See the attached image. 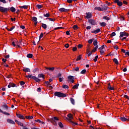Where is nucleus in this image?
<instances>
[{
	"label": "nucleus",
	"instance_id": "f257e3e1",
	"mask_svg": "<svg viewBox=\"0 0 129 129\" xmlns=\"http://www.w3.org/2000/svg\"><path fill=\"white\" fill-rule=\"evenodd\" d=\"M54 95L55 96H57V97H66V94L60 92L54 93Z\"/></svg>",
	"mask_w": 129,
	"mask_h": 129
},
{
	"label": "nucleus",
	"instance_id": "f03ea898",
	"mask_svg": "<svg viewBox=\"0 0 129 129\" xmlns=\"http://www.w3.org/2000/svg\"><path fill=\"white\" fill-rule=\"evenodd\" d=\"M10 11V8H6L3 7H0V12L2 13H7V12H9Z\"/></svg>",
	"mask_w": 129,
	"mask_h": 129
},
{
	"label": "nucleus",
	"instance_id": "7ed1b4c3",
	"mask_svg": "<svg viewBox=\"0 0 129 129\" xmlns=\"http://www.w3.org/2000/svg\"><path fill=\"white\" fill-rule=\"evenodd\" d=\"M68 82H69V81H70V82H72V83H74V76H69L68 77Z\"/></svg>",
	"mask_w": 129,
	"mask_h": 129
},
{
	"label": "nucleus",
	"instance_id": "20e7f679",
	"mask_svg": "<svg viewBox=\"0 0 129 129\" xmlns=\"http://www.w3.org/2000/svg\"><path fill=\"white\" fill-rule=\"evenodd\" d=\"M123 36H125V37H128V34L126 33V32H120V36H119V37L120 38H122V37H123Z\"/></svg>",
	"mask_w": 129,
	"mask_h": 129
},
{
	"label": "nucleus",
	"instance_id": "39448f33",
	"mask_svg": "<svg viewBox=\"0 0 129 129\" xmlns=\"http://www.w3.org/2000/svg\"><path fill=\"white\" fill-rule=\"evenodd\" d=\"M68 117H66V119L69 120V121H72L71 120L73 119V116L71 114H69L68 115Z\"/></svg>",
	"mask_w": 129,
	"mask_h": 129
},
{
	"label": "nucleus",
	"instance_id": "423d86ee",
	"mask_svg": "<svg viewBox=\"0 0 129 129\" xmlns=\"http://www.w3.org/2000/svg\"><path fill=\"white\" fill-rule=\"evenodd\" d=\"M114 3H116L117 4L119 7H121L122 6V3L121 2H119V0H115L114 1Z\"/></svg>",
	"mask_w": 129,
	"mask_h": 129
},
{
	"label": "nucleus",
	"instance_id": "0eeeda50",
	"mask_svg": "<svg viewBox=\"0 0 129 129\" xmlns=\"http://www.w3.org/2000/svg\"><path fill=\"white\" fill-rule=\"evenodd\" d=\"M89 23L90 24H91V25H93L94 26H95V25H97V23L95 21V20H93V19H90L89 20Z\"/></svg>",
	"mask_w": 129,
	"mask_h": 129
},
{
	"label": "nucleus",
	"instance_id": "6e6552de",
	"mask_svg": "<svg viewBox=\"0 0 129 129\" xmlns=\"http://www.w3.org/2000/svg\"><path fill=\"white\" fill-rule=\"evenodd\" d=\"M8 88H11V87H17V85L13 83H9V85L8 86Z\"/></svg>",
	"mask_w": 129,
	"mask_h": 129
},
{
	"label": "nucleus",
	"instance_id": "1a4fd4ad",
	"mask_svg": "<svg viewBox=\"0 0 129 129\" xmlns=\"http://www.w3.org/2000/svg\"><path fill=\"white\" fill-rule=\"evenodd\" d=\"M99 32H100V29L98 28L97 30H94L92 31L91 33H92L93 34H97L99 33Z\"/></svg>",
	"mask_w": 129,
	"mask_h": 129
},
{
	"label": "nucleus",
	"instance_id": "9d476101",
	"mask_svg": "<svg viewBox=\"0 0 129 129\" xmlns=\"http://www.w3.org/2000/svg\"><path fill=\"white\" fill-rule=\"evenodd\" d=\"M91 17H92V14L91 13H86V18L87 19H90V18H91Z\"/></svg>",
	"mask_w": 129,
	"mask_h": 129
},
{
	"label": "nucleus",
	"instance_id": "9b49d317",
	"mask_svg": "<svg viewBox=\"0 0 129 129\" xmlns=\"http://www.w3.org/2000/svg\"><path fill=\"white\" fill-rule=\"evenodd\" d=\"M32 79H33L36 81V82H40V80L39 78L36 77L35 76H32Z\"/></svg>",
	"mask_w": 129,
	"mask_h": 129
},
{
	"label": "nucleus",
	"instance_id": "f8f14e48",
	"mask_svg": "<svg viewBox=\"0 0 129 129\" xmlns=\"http://www.w3.org/2000/svg\"><path fill=\"white\" fill-rule=\"evenodd\" d=\"M108 9V7L107 6V5H103L102 6V12H103V11H106Z\"/></svg>",
	"mask_w": 129,
	"mask_h": 129
},
{
	"label": "nucleus",
	"instance_id": "ddd939ff",
	"mask_svg": "<svg viewBox=\"0 0 129 129\" xmlns=\"http://www.w3.org/2000/svg\"><path fill=\"white\" fill-rule=\"evenodd\" d=\"M38 78H42L43 80L45 79V75L43 74H39L38 75Z\"/></svg>",
	"mask_w": 129,
	"mask_h": 129
},
{
	"label": "nucleus",
	"instance_id": "4468645a",
	"mask_svg": "<svg viewBox=\"0 0 129 129\" xmlns=\"http://www.w3.org/2000/svg\"><path fill=\"white\" fill-rule=\"evenodd\" d=\"M15 122H16L17 124L20 125L21 126H24V124L22 122L19 121L17 120H15Z\"/></svg>",
	"mask_w": 129,
	"mask_h": 129
},
{
	"label": "nucleus",
	"instance_id": "2eb2a0df",
	"mask_svg": "<svg viewBox=\"0 0 129 129\" xmlns=\"http://www.w3.org/2000/svg\"><path fill=\"white\" fill-rule=\"evenodd\" d=\"M59 12H68V11H69V10H68V9H66L64 8H60V9H59Z\"/></svg>",
	"mask_w": 129,
	"mask_h": 129
},
{
	"label": "nucleus",
	"instance_id": "dca6fc26",
	"mask_svg": "<svg viewBox=\"0 0 129 129\" xmlns=\"http://www.w3.org/2000/svg\"><path fill=\"white\" fill-rule=\"evenodd\" d=\"M18 117L20 118V119H25V117L23 116V115L20 114H17Z\"/></svg>",
	"mask_w": 129,
	"mask_h": 129
},
{
	"label": "nucleus",
	"instance_id": "f3484780",
	"mask_svg": "<svg viewBox=\"0 0 129 129\" xmlns=\"http://www.w3.org/2000/svg\"><path fill=\"white\" fill-rule=\"evenodd\" d=\"M45 69L46 70H49V71H54V70H55V68L54 67H52V68L45 67Z\"/></svg>",
	"mask_w": 129,
	"mask_h": 129
},
{
	"label": "nucleus",
	"instance_id": "a211bd4d",
	"mask_svg": "<svg viewBox=\"0 0 129 129\" xmlns=\"http://www.w3.org/2000/svg\"><path fill=\"white\" fill-rule=\"evenodd\" d=\"M7 122H9V123H12V124H15V121H14L12 119H7Z\"/></svg>",
	"mask_w": 129,
	"mask_h": 129
},
{
	"label": "nucleus",
	"instance_id": "6ab92c4d",
	"mask_svg": "<svg viewBox=\"0 0 129 129\" xmlns=\"http://www.w3.org/2000/svg\"><path fill=\"white\" fill-rule=\"evenodd\" d=\"M0 112H1V113H3V114H5V115H10V113L7 112H4L2 111L1 109H0Z\"/></svg>",
	"mask_w": 129,
	"mask_h": 129
},
{
	"label": "nucleus",
	"instance_id": "aec40b11",
	"mask_svg": "<svg viewBox=\"0 0 129 129\" xmlns=\"http://www.w3.org/2000/svg\"><path fill=\"white\" fill-rule=\"evenodd\" d=\"M3 108L4 109H5L6 110H8V109L9 108V106H8V105L6 104L3 106Z\"/></svg>",
	"mask_w": 129,
	"mask_h": 129
},
{
	"label": "nucleus",
	"instance_id": "412c9836",
	"mask_svg": "<svg viewBox=\"0 0 129 129\" xmlns=\"http://www.w3.org/2000/svg\"><path fill=\"white\" fill-rule=\"evenodd\" d=\"M41 27L44 30H46V29H47V25L46 24L42 23V25H41Z\"/></svg>",
	"mask_w": 129,
	"mask_h": 129
},
{
	"label": "nucleus",
	"instance_id": "4be33fe9",
	"mask_svg": "<svg viewBox=\"0 0 129 129\" xmlns=\"http://www.w3.org/2000/svg\"><path fill=\"white\" fill-rule=\"evenodd\" d=\"M10 10L12 13H15V12H16V8L14 7L10 8Z\"/></svg>",
	"mask_w": 129,
	"mask_h": 129
},
{
	"label": "nucleus",
	"instance_id": "5701e85b",
	"mask_svg": "<svg viewBox=\"0 0 129 129\" xmlns=\"http://www.w3.org/2000/svg\"><path fill=\"white\" fill-rule=\"evenodd\" d=\"M108 89H109V90H113L114 88L113 87H111V86L110 85V84H108Z\"/></svg>",
	"mask_w": 129,
	"mask_h": 129
},
{
	"label": "nucleus",
	"instance_id": "b1692460",
	"mask_svg": "<svg viewBox=\"0 0 129 129\" xmlns=\"http://www.w3.org/2000/svg\"><path fill=\"white\" fill-rule=\"evenodd\" d=\"M23 71H24V72H31V70H30V69L29 68H25L24 69Z\"/></svg>",
	"mask_w": 129,
	"mask_h": 129
},
{
	"label": "nucleus",
	"instance_id": "393cba45",
	"mask_svg": "<svg viewBox=\"0 0 129 129\" xmlns=\"http://www.w3.org/2000/svg\"><path fill=\"white\" fill-rule=\"evenodd\" d=\"M43 36H44V34H43V33H41V34L39 36V40L37 42L38 44H39V42H40V40H41V38H43Z\"/></svg>",
	"mask_w": 129,
	"mask_h": 129
},
{
	"label": "nucleus",
	"instance_id": "a878e982",
	"mask_svg": "<svg viewBox=\"0 0 129 129\" xmlns=\"http://www.w3.org/2000/svg\"><path fill=\"white\" fill-rule=\"evenodd\" d=\"M120 119L122 120V121H126L127 120V118H126L124 117H121Z\"/></svg>",
	"mask_w": 129,
	"mask_h": 129
},
{
	"label": "nucleus",
	"instance_id": "bb28decb",
	"mask_svg": "<svg viewBox=\"0 0 129 129\" xmlns=\"http://www.w3.org/2000/svg\"><path fill=\"white\" fill-rule=\"evenodd\" d=\"M78 86H79V84H77L76 85H74L73 87V89H78Z\"/></svg>",
	"mask_w": 129,
	"mask_h": 129
},
{
	"label": "nucleus",
	"instance_id": "cd10ccee",
	"mask_svg": "<svg viewBox=\"0 0 129 129\" xmlns=\"http://www.w3.org/2000/svg\"><path fill=\"white\" fill-rule=\"evenodd\" d=\"M101 27H105L106 26V23L105 22H102L100 24Z\"/></svg>",
	"mask_w": 129,
	"mask_h": 129
},
{
	"label": "nucleus",
	"instance_id": "c85d7f7f",
	"mask_svg": "<svg viewBox=\"0 0 129 129\" xmlns=\"http://www.w3.org/2000/svg\"><path fill=\"white\" fill-rule=\"evenodd\" d=\"M95 10H96V11H101V12H102V9L100 7H95Z\"/></svg>",
	"mask_w": 129,
	"mask_h": 129
},
{
	"label": "nucleus",
	"instance_id": "c756f323",
	"mask_svg": "<svg viewBox=\"0 0 129 129\" xmlns=\"http://www.w3.org/2000/svg\"><path fill=\"white\" fill-rule=\"evenodd\" d=\"M103 19L104 20H106L107 21H109V20H110V18H109V17H108L107 16H104V17H103Z\"/></svg>",
	"mask_w": 129,
	"mask_h": 129
},
{
	"label": "nucleus",
	"instance_id": "7c9ffc66",
	"mask_svg": "<svg viewBox=\"0 0 129 129\" xmlns=\"http://www.w3.org/2000/svg\"><path fill=\"white\" fill-rule=\"evenodd\" d=\"M98 49V45H97L94 48V49L92 50V52H95L96 50Z\"/></svg>",
	"mask_w": 129,
	"mask_h": 129
},
{
	"label": "nucleus",
	"instance_id": "2f4dec72",
	"mask_svg": "<svg viewBox=\"0 0 129 129\" xmlns=\"http://www.w3.org/2000/svg\"><path fill=\"white\" fill-rule=\"evenodd\" d=\"M82 58V55H80L78 56V57H77L76 60H77V61H79V60H81V58Z\"/></svg>",
	"mask_w": 129,
	"mask_h": 129
},
{
	"label": "nucleus",
	"instance_id": "473e14b6",
	"mask_svg": "<svg viewBox=\"0 0 129 129\" xmlns=\"http://www.w3.org/2000/svg\"><path fill=\"white\" fill-rule=\"evenodd\" d=\"M71 102L72 103V104L75 105V101L74 100L73 98H71L70 99Z\"/></svg>",
	"mask_w": 129,
	"mask_h": 129
},
{
	"label": "nucleus",
	"instance_id": "72a5a7b5",
	"mask_svg": "<svg viewBox=\"0 0 129 129\" xmlns=\"http://www.w3.org/2000/svg\"><path fill=\"white\" fill-rule=\"evenodd\" d=\"M27 58H32L33 57V54L31 53H29L27 55Z\"/></svg>",
	"mask_w": 129,
	"mask_h": 129
},
{
	"label": "nucleus",
	"instance_id": "f704fd0d",
	"mask_svg": "<svg viewBox=\"0 0 129 129\" xmlns=\"http://www.w3.org/2000/svg\"><path fill=\"white\" fill-rule=\"evenodd\" d=\"M26 118L27 119H33V117L32 116H26Z\"/></svg>",
	"mask_w": 129,
	"mask_h": 129
},
{
	"label": "nucleus",
	"instance_id": "c9c22d12",
	"mask_svg": "<svg viewBox=\"0 0 129 129\" xmlns=\"http://www.w3.org/2000/svg\"><path fill=\"white\" fill-rule=\"evenodd\" d=\"M19 8H20V9H24L25 10H27V9H28V6H20L19 7Z\"/></svg>",
	"mask_w": 129,
	"mask_h": 129
},
{
	"label": "nucleus",
	"instance_id": "e433bc0d",
	"mask_svg": "<svg viewBox=\"0 0 129 129\" xmlns=\"http://www.w3.org/2000/svg\"><path fill=\"white\" fill-rule=\"evenodd\" d=\"M45 83L46 84V85L47 86H49V87H52V86H51V85L50 84V82H48V81H46L45 82Z\"/></svg>",
	"mask_w": 129,
	"mask_h": 129
},
{
	"label": "nucleus",
	"instance_id": "4c0bfd02",
	"mask_svg": "<svg viewBox=\"0 0 129 129\" xmlns=\"http://www.w3.org/2000/svg\"><path fill=\"white\" fill-rule=\"evenodd\" d=\"M113 62H114V63H115L117 65L118 64V60H117V59L116 58L113 59Z\"/></svg>",
	"mask_w": 129,
	"mask_h": 129
},
{
	"label": "nucleus",
	"instance_id": "58836bf2",
	"mask_svg": "<svg viewBox=\"0 0 129 129\" xmlns=\"http://www.w3.org/2000/svg\"><path fill=\"white\" fill-rule=\"evenodd\" d=\"M43 16L46 18H49V17H50V14L49 13H47L46 14H44Z\"/></svg>",
	"mask_w": 129,
	"mask_h": 129
},
{
	"label": "nucleus",
	"instance_id": "ea45409f",
	"mask_svg": "<svg viewBox=\"0 0 129 129\" xmlns=\"http://www.w3.org/2000/svg\"><path fill=\"white\" fill-rule=\"evenodd\" d=\"M36 8H38V9H42V8H43V5H37Z\"/></svg>",
	"mask_w": 129,
	"mask_h": 129
},
{
	"label": "nucleus",
	"instance_id": "a19ab883",
	"mask_svg": "<svg viewBox=\"0 0 129 129\" xmlns=\"http://www.w3.org/2000/svg\"><path fill=\"white\" fill-rule=\"evenodd\" d=\"M35 121H36L37 122H39V123H42V124L45 123L44 122H43L39 119L35 120Z\"/></svg>",
	"mask_w": 129,
	"mask_h": 129
},
{
	"label": "nucleus",
	"instance_id": "79ce46f5",
	"mask_svg": "<svg viewBox=\"0 0 129 129\" xmlns=\"http://www.w3.org/2000/svg\"><path fill=\"white\" fill-rule=\"evenodd\" d=\"M32 21H33V22H37V17H33L32 18Z\"/></svg>",
	"mask_w": 129,
	"mask_h": 129
},
{
	"label": "nucleus",
	"instance_id": "37998d69",
	"mask_svg": "<svg viewBox=\"0 0 129 129\" xmlns=\"http://www.w3.org/2000/svg\"><path fill=\"white\" fill-rule=\"evenodd\" d=\"M36 72H39V68H35V69L33 70V73H36Z\"/></svg>",
	"mask_w": 129,
	"mask_h": 129
},
{
	"label": "nucleus",
	"instance_id": "c03bdc74",
	"mask_svg": "<svg viewBox=\"0 0 129 129\" xmlns=\"http://www.w3.org/2000/svg\"><path fill=\"white\" fill-rule=\"evenodd\" d=\"M76 1L77 0H67V3H68L69 4H71L72 2H76Z\"/></svg>",
	"mask_w": 129,
	"mask_h": 129
},
{
	"label": "nucleus",
	"instance_id": "a18cd8bd",
	"mask_svg": "<svg viewBox=\"0 0 129 129\" xmlns=\"http://www.w3.org/2000/svg\"><path fill=\"white\" fill-rule=\"evenodd\" d=\"M94 46H96L97 45V40H95L93 42Z\"/></svg>",
	"mask_w": 129,
	"mask_h": 129
},
{
	"label": "nucleus",
	"instance_id": "49530a36",
	"mask_svg": "<svg viewBox=\"0 0 129 129\" xmlns=\"http://www.w3.org/2000/svg\"><path fill=\"white\" fill-rule=\"evenodd\" d=\"M86 73V70H83L81 72V74H85Z\"/></svg>",
	"mask_w": 129,
	"mask_h": 129
},
{
	"label": "nucleus",
	"instance_id": "de8ad7c7",
	"mask_svg": "<svg viewBox=\"0 0 129 129\" xmlns=\"http://www.w3.org/2000/svg\"><path fill=\"white\" fill-rule=\"evenodd\" d=\"M62 88H64V89H68L69 88V87H68L67 85H62Z\"/></svg>",
	"mask_w": 129,
	"mask_h": 129
},
{
	"label": "nucleus",
	"instance_id": "09e8293b",
	"mask_svg": "<svg viewBox=\"0 0 129 129\" xmlns=\"http://www.w3.org/2000/svg\"><path fill=\"white\" fill-rule=\"evenodd\" d=\"M105 47V45H103L102 46H101L100 47H99V50H103V49H104Z\"/></svg>",
	"mask_w": 129,
	"mask_h": 129
},
{
	"label": "nucleus",
	"instance_id": "8fccbe9b",
	"mask_svg": "<svg viewBox=\"0 0 129 129\" xmlns=\"http://www.w3.org/2000/svg\"><path fill=\"white\" fill-rule=\"evenodd\" d=\"M58 125L60 127H63L64 126L61 122H59Z\"/></svg>",
	"mask_w": 129,
	"mask_h": 129
},
{
	"label": "nucleus",
	"instance_id": "3c124183",
	"mask_svg": "<svg viewBox=\"0 0 129 129\" xmlns=\"http://www.w3.org/2000/svg\"><path fill=\"white\" fill-rule=\"evenodd\" d=\"M97 59H98V55H96L95 57V58L94 59V62H96V61H97Z\"/></svg>",
	"mask_w": 129,
	"mask_h": 129
},
{
	"label": "nucleus",
	"instance_id": "603ef678",
	"mask_svg": "<svg viewBox=\"0 0 129 129\" xmlns=\"http://www.w3.org/2000/svg\"><path fill=\"white\" fill-rule=\"evenodd\" d=\"M14 29H15V26L12 27L11 29H9L8 28H7V30L8 31H10V32L12 31V30H14Z\"/></svg>",
	"mask_w": 129,
	"mask_h": 129
},
{
	"label": "nucleus",
	"instance_id": "864d4df0",
	"mask_svg": "<svg viewBox=\"0 0 129 129\" xmlns=\"http://www.w3.org/2000/svg\"><path fill=\"white\" fill-rule=\"evenodd\" d=\"M71 122H72L73 125H77V124H78V123H77V122H75L72 121H71Z\"/></svg>",
	"mask_w": 129,
	"mask_h": 129
},
{
	"label": "nucleus",
	"instance_id": "5fc2aeb1",
	"mask_svg": "<svg viewBox=\"0 0 129 129\" xmlns=\"http://www.w3.org/2000/svg\"><path fill=\"white\" fill-rule=\"evenodd\" d=\"M20 85H21V86H23V85H25V82H24V81H21V82H20Z\"/></svg>",
	"mask_w": 129,
	"mask_h": 129
},
{
	"label": "nucleus",
	"instance_id": "6e6d98bb",
	"mask_svg": "<svg viewBox=\"0 0 129 129\" xmlns=\"http://www.w3.org/2000/svg\"><path fill=\"white\" fill-rule=\"evenodd\" d=\"M64 79V78H59V82H62Z\"/></svg>",
	"mask_w": 129,
	"mask_h": 129
},
{
	"label": "nucleus",
	"instance_id": "4d7b16f0",
	"mask_svg": "<svg viewBox=\"0 0 129 129\" xmlns=\"http://www.w3.org/2000/svg\"><path fill=\"white\" fill-rule=\"evenodd\" d=\"M73 28L74 30H77V29H78V26L77 25H74Z\"/></svg>",
	"mask_w": 129,
	"mask_h": 129
},
{
	"label": "nucleus",
	"instance_id": "13d9d810",
	"mask_svg": "<svg viewBox=\"0 0 129 129\" xmlns=\"http://www.w3.org/2000/svg\"><path fill=\"white\" fill-rule=\"evenodd\" d=\"M12 46H13V47H16V42H15V41H13L12 42Z\"/></svg>",
	"mask_w": 129,
	"mask_h": 129
},
{
	"label": "nucleus",
	"instance_id": "bf43d9fd",
	"mask_svg": "<svg viewBox=\"0 0 129 129\" xmlns=\"http://www.w3.org/2000/svg\"><path fill=\"white\" fill-rule=\"evenodd\" d=\"M0 2L3 4H7V1H6V0H0Z\"/></svg>",
	"mask_w": 129,
	"mask_h": 129
},
{
	"label": "nucleus",
	"instance_id": "052dcab7",
	"mask_svg": "<svg viewBox=\"0 0 129 129\" xmlns=\"http://www.w3.org/2000/svg\"><path fill=\"white\" fill-rule=\"evenodd\" d=\"M48 19L51 22H54V21H55V19L48 18Z\"/></svg>",
	"mask_w": 129,
	"mask_h": 129
},
{
	"label": "nucleus",
	"instance_id": "680f3d73",
	"mask_svg": "<svg viewBox=\"0 0 129 129\" xmlns=\"http://www.w3.org/2000/svg\"><path fill=\"white\" fill-rule=\"evenodd\" d=\"M26 77H27V78H31L32 79V77H33V76H32V75H30L26 76Z\"/></svg>",
	"mask_w": 129,
	"mask_h": 129
},
{
	"label": "nucleus",
	"instance_id": "e2e57ef3",
	"mask_svg": "<svg viewBox=\"0 0 129 129\" xmlns=\"http://www.w3.org/2000/svg\"><path fill=\"white\" fill-rule=\"evenodd\" d=\"M92 42H93V40H92V39H90L88 41L89 44H91V43H92Z\"/></svg>",
	"mask_w": 129,
	"mask_h": 129
},
{
	"label": "nucleus",
	"instance_id": "0e129e2a",
	"mask_svg": "<svg viewBox=\"0 0 129 129\" xmlns=\"http://www.w3.org/2000/svg\"><path fill=\"white\" fill-rule=\"evenodd\" d=\"M77 50V47H74L73 48V51H75Z\"/></svg>",
	"mask_w": 129,
	"mask_h": 129
},
{
	"label": "nucleus",
	"instance_id": "69168bd1",
	"mask_svg": "<svg viewBox=\"0 0 129 129\" xmlns=\"http://www.w3.org/2000/svg\"><path fill=\"white\" fill-rule=\"evenodd\" d=\"M75 71H79V67H77L75 69Z\"/></svg>",
	"mask_w": 129,
	"mask_h": 129
},
{
	"label": "nucleus",
	"instance_id": "338daca9",
	"mask_svg": "<svg viewBox=\"0 0 129 129\" xmlns=\"http://www.w3.org/2000/svg\"><path fill=\"white\" fill-rule=\"evenodd\" d=\"M111 37L115 36V32H112L111 34Z\"/></svg>",
	"mask_w": 129,
	"mask_h": 129
},
{
	"label": "nucleus",
	"instance_id": "774afa93",
	"mask_svg": "<svg viewBox=\"0 0 129 129\" xmlns=\"http://www.w3.org/2000/svg\"><path fill=\"white\" fill-rule=\"evenodd\" d=\"M37 91H38V92H41V91H42V90L41 89V88H38L37 89Z\"/></svg>",
	"mask_w": 129,
	"mask_h": 129
}]
</instances>
